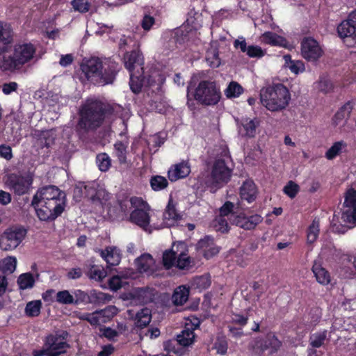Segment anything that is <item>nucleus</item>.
<instances>
[{"instance_id": "obj_10", "label": "nucleus", "mask_w": 356, "mask_h": 356, "mask_svg": "<svg viewBox=\"0 0 356 356\" xmlns=\"http://www.w3.org/2000/svg\"><path fill=\"white\" fill-rule=\"evenodd\" d=\"M69 336L67 332L61 330L47 336L44 345L51 356H60L66 353L70 345L67 342Z\"/></svg>"}, {"instance_id": "obj_25", "label": "nucleus", "mask_w": 356, "mask_h": 356, "mask_svg": "<svg viewBox=\"0 0 356 356\" xmlns=\"http://www.w3.org/2000/svg\"><path fill=\"white\" fill-rule=\"evenodd\" d=\"M240 195L242 200L250 203L256 199L257 188L252 181L248 180L243 183L240 189Z\"/></svg>"}, {"instance_id": "obj_55", "label": "nucleus", "mask_w": 356, "mask_h": 356, "mask_svg": "<svg viewBox=\"0 0 356 356\" xmlns=\"http://www.w3.org/2000/svg\"><path fill=\"white\" fill-rule=\"evenodd\" d=\"M115 154L120 163H126L127 162V147L122 143H116L114 145Z\"/></svg>"}, {"instance_id": "obj_54", "label": "nucleus", "mask_w": 356, "mask_h": 356, "mask_svg": "<svg viewBox=\"0 0 356 356\" xmlns=\"http://www.w3.org/2000/svg\"><path fill=\"white\" fill-rule=\"evenodd\" d=\"M74 296L73 305H79L80 303H89L90 293L88 294L83 291L76 289L72 291Z\"/></svg>"}, {"instance_id": "obj_24", "label": "nucleus", "mask_w": 356, "mask_h": 356, "mask_svg": "<svg viewBox=\"0 0 356 356\" xmlns=\"http://www.w3.org/2000/svg\"><path fill=\"white\" fill-rule=\"evenodd\" d=\"M101 256L109 266H117L121 260L120 251L116 247H108L102 250Z\"/></svg>"}, {"instance_id": "obj_45", "label": "nucleus", "mask_w": 356, "mask_h": 356, "mask_svg": "<svg viewBox=\"0 0 356 356\" xmlns=\"http://www.w3.org/2000/svg\"><path fill=\"white\" fill-rule=\"evenodd\" d=\"M101 317L102 323H104L112 318L118 313V309L115 306H108L104 309L97 311Z\"/></svg>"}, {"instance_id": "obj_36", "label": "nucleus", "mask_w": 356, "mask_h": 356, "mask_svg": "<svg viewBox=\"0 0 356 356\" xmlns=\"http://www.w3.org/2000/svg\"><path fill=\"white\" fill-rule=\"evenodd\" d=\"M240 209V204L238 203L236 206H235L231 202H226L222 207L220 209V216L222 217H227V219L231 222L232 214V213H238Z\"/></svg>"}, {"instance_id": "obj_38", "label": "nucleus", "mask_w": 356, "mask_h": 356, "mask_svg": "<svg viewBox=\"0 0 356 356\" xmlns=\"http://www.w3.org/2000/svg\"><path fill=\"white\" fill-rule=\"evenodd\" d=\"M346 147L347 144L344 141H337L326 152L325 157L329 160H332L341 153L342 150Z\"/></svg>"}, {"instance_id": "obj_64", "label": "nucleus", "mask_w": 356, "mask_h": 356, "mask_svg": "<svg viewBox=\"0 0 356 356\" xmlns=\"http://www.w3.org/2000/svg\"><path fill=\"white\" fill-rule=\"evenodd\" d=\"M73 196L76 201H80L83 197H85L84 193V182H79L74 188Z\"/></svg>"}, {"instance_id": "obj_13", "label": "nucleus", "mask_w": 356, "mask_h": 356, "mask_svg": "<svg viewBox=\"0 0 356 356\" xmlns=\"http://www.w3.org/2000/svg\"><path fill=\"white\" fill-rule=\"evenodd\" d=\"M323 49L318 42L312 38H306L301 42V54L308 61H316L323 55Z\"/></svg>"}, {"instance_id": "obj_32", "label": "nucleus", "mask_w": 356, "mask_h": 356, "mask_svg": "<svg viewBox=\"0 0 356 356\" xmlns=\"http://www.w3.org/2000/svg\"><path fill=\"white\" fill-rule=\"evenodd\" d=\"M151 312L148 308H143L137 312L135 317V325L138 327L143 328L151 321Z\"/></svg>"}, {"instance_id": "obj_53", "label": "nucleus", "mask_w": 356, "mask_h": 356, "mask_svg": "<svg viewBox=\"0 0 356 356\" xmlns=\"http://www.w3.org/2000/svg\"><path fill=\"white\" fill-rule=\"evenodd\" d=\"M176 253L172 250H166L163 254V264L166 269H170L175 265L176 263Z\"/></svg>"}, {"instance_id": "obj_43", "label": "nucleus", "mask_w": 356, "mask_h": 356, "mask_svg": "<svg viewBox=\"0 0 356 356\" xmlns=\"http://www.w3.org/2000/svg\"><path fill=\"white\" fill-rule=\"evenodd\" d=\"M35 280L29 273L22 274L17 280V284L21 289H31L34 285Z\"/></svg>"}, {"instance_id": "obj_19", "label": "nucleus", "mask_w": 356, "mask_h": 356, "mask_svg": "<svg viewBox=\"0 0 356 356\" xmlns=\"http://www.w3.org/2000/svg\"><path fill=\"white\" fill-rule=\"evenodd\" d=\"M191 172V166L188 161H181L173 165L168 172V178L171 181L186 177Z\"/></svg>"}, {"instance_id": "obj_59", "label": "nucleus", "mask_w": 356, "mask_h": 356, "mask_svg": "<svg viewBox=\"0 0 356 356\" xmlns=\"http://www.w3.org/2000/svg\"><path fill=\"white\" fill-rule=\"evenodd\" d=\"M227 220L225 217L219 216L214 221V227L217 231L222 233L227 232L229 230V225Z\"/></svg>"}, {"instance_id": "obj_37", "label": "nucleus", "mask_w": 356, "mask_h": 356, "mask_svg": "<svg viewBox=\"0 0 356 356\" xmlns=\"http://www.w3.org/2000/svg\"><path fill=\"white\" fill-rule=\"evenodd\" d=\"M17 266V259L15 257H8L0 261V269L5 274L13 273Z\"/></svg>"}, {"instance_id": "obj_39", "label": "nucleus", "mask_w": 356, "mask_h": 356, "mask_svg": "<svg viewBox=\"0 0 356 356\" xmlns=\"http://www.w3.org/2000/svg\"><path fill=\"white\" fill-rule=\"evenodd\" d=\"M243 92L242 86L236 81H232L225 90V95L227 98H236Z\"/></svg>"}, {"instance_id": "obj_52", "label": "nucleus", "mask_w": 356, "mask_h": 356, "mask_svg": "<svg viewBox=\"0 0 356 356\" xmlns=\"http://www.w3.org/2000/svg\"><path fill=\"white\" fill-rule=\"evenodd\" d=\"M74 10L81 13L89 11L91 3L88 0H72L71 1Z\"/></svg>"}, {"instance_id": "obj_22", "label": "nucleus", "mask_w": 356, "mask_h": 356, "mask_svg": "<svg viewBox=\"0 0 356 356\" xmlns=\"http://www.w3.org/2000/svg\"><path fill=\"white\" fill-rule=\"evenodd\" d=\"M259 124V122L257 118L242 119L241 126L238 127V132L244 137H254L257 133V128Z\"/></svg>"}, {"instance_id": "obj_7", "label": "nucleus", "mask_w": 356, "mask_h": 356, "mask_svg": "<svg viewBox=\"0 0 356 356\" xmlns=\"http://www.w3.org/2000/svg\"><path fill=\"white\" fill-rule=\"evenodd\" d=\"M220 97V89L214 81H202L195 89V99L202 104L216 105Z\"/></svg>"}, {"instance_id": "obj_4", "label": "nucleus", "mask_w": 356, "mask_h": 356, "mask_svg": "<svg viewBox=\"0 0 356 356\" xmlns=\"http://www.w3.org/2000/svg\"><path fill=\"white\" fill-rule=\"evenodd\" d=\"M260 99L268 110L280 111L288 106L291 95L283 84L275 83L261 90Z\"/></svg>"}, {"instance_id": "obj_15", "label": "nucleus", "mask_w": 356, "mask_h": 356, "mask_svg": "<svg viewBox=\"0 0 356 356\" xmlns=\"http://www.w3.org/2000/svg\"><path fill=\"white\" fill-rule=\"evenodd\" d=\"M261 216L255 214L250 217H246L243 213L238 211V213H232L231 223L236 225L244 229H252L262 221Z\"/></svg>"}, {"instance_id": "obj_40", "label": "nucleus", "mask_w": 356, "mask_h": 356, "mask_svg": "<svg viewBox=\"0 0 356 356\" xmlns=\"http://www.w3.org/2000/svg\"><path fill=\"white\" fill-rule=\"evenodd\" d=\"M327 339V331L323 330L312 334L309 337V344L313 348H320Z\"/></svg>"}, {"instance_id": "obj_5", "label": "nucleus", "mask_w": 356, "mask_h": 356, "mask_svg": "<svg viewBox=\"0 0 356 356\" xmlns=\"http://www.w3.org/2000/svg\"><path fill=\"white\" fill-rule=\"evenodd\" d=\"M36 49L31 43H18L14 46L13 56H3L0 62V68L3 72H14L21 69L31 60Z\"/></svg>"}, {"instance_id": "obj_30", "label": "nucleus", "mask_w": 356, "mask_h": 356, "mask_svg": "<svg viewBox=\"0 0 356 356\" xmlns=\"http://www.w3.org/2000/svg\"><path fill=\"white\" fill-rule=\"evenodd\" d=\"M84 193L85 197L90 198L92 201L96 200H100L102 193V198L107 200L108 198V194L106 193L104 191H96L95 183H84Z\"/></svg>"}, {"instance_id": "obj_34", "label": "nucleus", "mask_w": 356, "mask_h": 356, "mask_svg": "<svg viewBox=\"0 0 356 356\" xmlns=\"http://www.w3.org/2000/svg\"><path fill=\"white\" fill-rule=\"evenodd\" d=\"M112 296L109 294L92 290L90 293L89 303L91 304H105L111 301Z\"/></svg>"}, {"instance_id": "obj_56", "label": "nucleus", "mask_w": 356, "mask_h": 356, "mask_svg": "<svg viewBox=\"0 0 356 356\" xmlns=\"http://www.w3.org/2000/svg\"><path fill=\"white\" fill-rule=\"evenodd\" d=\"M228 344L225 337H220L216 339L214 343L213 348L216 350L217 353L225 355L227 353Z\"/></svg>"}, {"instance_id": "obj_17", "label": "nucleus", "mask_w": 356, "mask_h": 356, "mask_svg": "<svg viewBox=\"0 0 356 356\" xmlns=\"http://www.w3.org/2000/svg\"><path fill=\"white\" fill-rule=\"evenodd\" d=\"M125 67L131 72H144L143 70V57L140 51H132L127 53L124 56Z\"/></svg>"}, {"instance_id": "obj_50", "label": "nucleus", "mask_w": 356, "mask_h": 356, "mask_svg": "<svg viewBox=\"0 0 356 356\" xmlns=\"http://www.w3.org/2000/svg\"><path fill=\"white\" fill-rule=\"evenodd\" d=\"M56 300L60 304L72 305L74 303V296L69 291L63 290L56 293Z\"/></svg>"}, {"instance_id": "obj_63", "label": "nucleus", "mask_w": 356, "mask_h": 356, "mask_svg": "<svg viewBox=\"0 0 356 356\" xmlns=\"http://www.w3.org/2000/svg\"><path fill=\"white\" fill-rule=\"evenodd\" d=\"M289 68L292 72L298 74L305 70V65L300 60H291L289 63Z\"/></svg>"}, {"instance_id": "obj_60", "label": "nucleus", "mask_w": 356, "mask_h": 356, "mask_svg": "<svg viewBox=\"0 0 356 356\" xmlns=\"http://www.w3.org/2000/svg\"><path fill=\"white\" fill-rule=\"evenodd\" d=\"M128 275H115L113 276L109 280V286L113 291H118L122 286V282L121 280V277L127 278L128 277Z\"/></svg>"}, {"instance_id": "obj_2", "label": "nucleus", "mask_w": 356, "mask_h": 356, "mask_svg": "<svg viewBox=\"0 0 356 356\" xmlns=\"http://www.w3.org/2000/svg\"><path fill=\"white\" fill-rule=\"evenodd\" d=\"M81 69L88 81L105 85L113 82L118 65L111 60L102 61L98 58H91L82 63Z\"/></svg>"}, {"instance_id": "obj_8", "label": "nucleus", "mask_w": 356, "mask_h": 356, "mask_svg": "<svg viewBox=\"0 0 356 356\" xmlns=\"http://www.w3.org/2000/svg\"><path fill=\"white\" fill-rule=\"evenodd\" d=\"M130 203L134 210L131 211L129 220L144 230L147 231L150 221L149 214V207L140 197H131Z\"/></svg>"}, {"instance_id": "obj_31", "label": "nucleus", "mask_w": 356, "mask_h": 356, "mask_svg": "<svg viewBox=\"0 0 356 356\" xmlns=\"http://www.w3.org/2000/svg\"><path fill=\"white\" fill-rule=\"evenodd\" d=\"M189 289L185 286L177 287L172 296V301L175 305H183L188 299Z\"/></svg>"}, {"instance_id": "obj_42", "label": "nucleus", "mask_w": 356, "mask_h": 356, "mask_svg": "<svg viewBox=\"0 0 356 356\" xmlns=\"http://www.w3.org/2000/svg\"><path fill=\"white\" fill-rule=\"evenodd\" d=\"M96 162L102 172H106L111 166V159L106 153L99 154L96 157Z\"/></svg>"}, {"instance_id": "obj_47", "label": "nucleus", "mask_w": 356, "mask_h": 356, "mask_svg": "<svg viewBox=\"0 0 356 356\" xmlns=\"http://www.w3.org/2000/svg\"><path fill=\"white\" fill-rule=\"evenodd\" d=\"M87 275L90 279L102 281L106 276V272L100 266H93L88 271Z\"/></svg>"}, {"instance_id": "obj_48", "label": "nucleus", "mask_w": 356, "mask_h": 356, "mask_svg": "<svg viewBox=\"0 0 356 356\" xmlns=\"http://www.w3.org/2000/svg\"><path fill=\"white\" fill-rule=\"evenodd\" d=\"M266 341L267 349L270 350V353H276L282 346V342L273 334H268L266 337Z\"/></svg>"}, {"instance_id": "obj_23", "label": "nucleus", "mask_w": 356, "mask_h": 356, "mask_svg": "<svg viewBox=\"0 0 356 356\" xmlns=\"http://www.w3.org/2000/svg\"><path fill=\"white\" fill-rule=\"evenodd\" d=\"M136 266L140 273L151 275L154 273V259L149 254H142L135 260Z\"/></svg>"}, {"instance_id": "obj_12", "label": "nucleus", "mask_w": 356, "mask_h": 356, "mask_svg": "<svg viewBox=\"0 0 356 356\" xmlns=\"http://www.w3.org/2000/svg\"><path fill=\"white\" fill-rule=\"evenodd\" d=\"M345 209L342 211L341 219L343 222L354 224L356 222V191L349 189L345 196Z\"/></svg>"}, {"instance_id": "obj_49", "label": "nucleus", "mask_w": 356, "mask_h": 356, "mask_svg": "<svg viewBox=\"0 0 356 356\" xmlns=\"http://www.w3.org/2000/svg\"><path fill=\"white\" fill-rule=\"evenodd\" d=\"M319 234V220L314 219L309 225L307 230V241L308 243H314L318 238Z\"/></svg>"}, {"instance_id": "obj_3", "label": "nucleus", "mask_w": 356, "mask_h": 356, "mask_svg": "<svg viewBox=\"0 0 356 356\" xmlns=\"http://www.w3.org/2000/svg\"><path fill=\"white\" fill-rule=\"evenodd\" d=\"M77 129L88 132L99 127L104 120L103 104L97 100H88L79 110Z\"/></svg>"}, {"instance_id": "obj_1", "label": "nucleus", "mask_w": 356, "mask_h": 356, "mask_svg": "<svg viewBox=\"0 0 356 356\" xmlns=\"http://www.w3.org/2000/svg\"><path fill=\"white\" fill-rule=\"evenodd\" d=\"M40 220L52 221L61 215L66 206L65 193L55 186L38 190L32 202Z\"/></svg>"}, {"instance_id": "obj_44", "label": "nucleus", "mask_w": 356, "mask_h": 356, "mask_svg": "<svg viewBox=\"0 0 356 356\" xmlns=\"http://www.w3.org/2000/svg\"><path fill=\"white\" fill-rule=\"evenodd\" d=\"M262 41L266 44L272 45H282L284 38L273 32H265L261 35Z\"/></svg>"}, {"instance_id": "obj_6", "label": "nucleus", "mask_w": 356, "mask_h": 356, "mask_svg": "<svg viewBox=\"0 0 356 356\" xmlns=\"http://www.w3.org/2000/svg\"><path fill=\"white\" fill-rule=\"evenodd\" d=\"M227 160L228 159L219 158L214 161L211 167L210 175L204 181L205 185L216 190L230 180L232 170L227 165Z\"/></svg>"}, {"instance_id": "obj_33", "label": "nucleus", "mask_w": 356, "mask_h": 356, "mask_svg": "<svg viewBox=\"0 0 356 356\" xmlns=\"http://www.w3.org/2000/svg\"><path fill=\"white\" fill-rule=\"evenodd\" d=\"M312 271L318 283L323 285L328 284L330 282L329 273L321 265L315 264L312 267Z\"/></svg>"}, {"instance_id": "obj_11", "label": "nucleus", "mask_w": 356, "mask_h": 356, "mask_svg": "<svg viewBox=\"0 0 356 356\" xmlns=\"http://www.w3.org/2000/svg\"><path fill=\"white\" fill-rule=\"evenodd\" d=\"M24 229L14 227L6 229L0 238V248L4 251L15 249L26 236Z\"/></svg>"}, {"instance_id": "obj_41", "label": "nucleus", "mask_w": 356, "mask_h": 356, "mask_svg": "<svg viewBox=\"0 0 356 356\" xmlns=\"http://www.w3.org/2000/svg\"><path fill=\"white\" fill-rule=\"evenodd\" d=\"M206 61L211 67H218L220 65L218 51L216 48H210L206 54Z\"/></svg>"}, {"instance_id": "obj_28", "label": "nucleus", "mask_w": 356, "mask_h": 356, "mask_svg": "<svg viewBox=\"0 0 356 356\" xmlns=\"http://www.w3.org/2000/svg\"><path fill=\"white\" fill-rule=\"evenodd\" d=\"M157 291L149 287L140 288L136 291V297L141 304H147L154 301Z\"/></svg>"}, {"instance_id": "obj_21", "label": "nucleus", "mask_w": 356, "mask_h": 356, "mask_svg": "<svg viewBox=\"0 0 356 356\" xmlns=\"http://www.w3.org/2000/svg\"><path fill=\"white\" fill-rule=\"evenodd\" d=\"M197 248L207 259L211 257L219 252L218 248L214 245L213 239L210 236H205L199 241Z\"/></svg>"}, {"instance_id": "obj_14", "label": "nucleus", "mask_w": 356, "mask_h": 356, "mask_svg": "<svg viewBox=\"0 0 356 356\" xmlns=\"http://www.w3.org/2000/svg\"><path fill=\"white\" fill-rule=\"evenodd\" d=\"M352 12L346 20L343 21L337 27L340 38L348 39L349 45H356V19L351 17Z\"/></svg>"}, {"instance_id": "obj_62", "label": "nucleus", "mask_w": 356, "mask_h": 356, "mask_svg": "<svg viewBox=\"0 0 356 356\" xmlns=\"http://www.w3.org/2000/svg\"><path fill=\"white\" fill-rule=\"evenodd\" d=\"M298 190V185L291 181H290L284 188V192L291 198H293L296 195Z\"/></svg>"}, {"instance_id": "obj_20", "label": "nucleus", "mask_w": 356, "mask_h": 356, "mask_svg": "<svg viewBox=\"0 0 356 356\" xmlns=\"http://www.w3.org/2000/svg\"><path fill=\"white\" fill-rule=\"evenodd\" d=\"M236 48H239L242 52H246L248 56L251 58H261L264 56V51L259 46L251 45L247 47V43L244 38H239L234 42Z\"/></svg>"}, {"instance_id": "obj_26", "label": "nucleus", "mask_w": 356, "mask_h": 356, "mask_svg": "<svg viewBox=\"0 0 356 356\" xmlns=\"http://www.w3.org/2000/svg\"><path fill=\"white\" fill-rule=\"evenodd\" d=\"M163 216L164 225L169 227L174 226L179 218V215L177 213L172 200H169Z\"/></svg>"}, {"instance_id": "obj_27", "label": "nucleus", "mask_w": 356, "mask_h": 356, "mask_svg": "<svg viewBox=\"0 0 356 356\" xmlns=\"http://www.w3.org/2000/svg\"><path fill=\"white\" fill-rule=\"evenodd\" d=\"M353 110V105L350 102L346 103L341 109L334 115L332 121L335 126H343L348 119L350 114Z\"/></svg>"}, {"instance_id": "obj_46", "label": "nucleus", "mask_w": 356, "mask_h": 356, "mask_svg": "<svg viewBox=\"0 0 356 356\" xmlns=\"http://www.w3.org/2000/svg\"><path fill=\"white\" fill-rule=\"evenodd\" d=\"M41 301L34 300L26 304L25 313L27 316L34 317L38 316L40 313Z\"/></svg>"}, {"instance_id": "obj_16", "label": "nucleus", "mask_w": 356, "mask_h": 356, "mask_svg": "<svg viewBox=\"0 0 356 356\" xmlns=\"http://www.w3.org/2000/svg\"><path fill=\"white\" fill-rule=\"evenodd\" d=\"M32 183L33 179L29 175L24 177L12 175L9 177L10 188L18 195L26 193Z\"/></svg>"}, {"instance_id": "obj_61", "label": "nucleus", "mask_w": 356, "mask_h": 356, "mask_svg": "<svg viewBox=\"0 0 356 356\" xmlns=\"http://www.w3.org/2000/svg\"><path fill=\"white\" fill-rule=\"evenodd\" d=\"M194 284L200 289H207L211 284V280L209 276L202 275L194 279Z\"/></svg>"}, {"instance_id": "obj_57", "label": "nucleus", "mask_w": 356, "mask_h": 356, "mask_svg": "<svg viewBox=\"0 0 356 356\" xmlns=\"http://www.w3.org/2000/svg\"><path fill=\"white\" fill-rule=\"evenodd\" d=\"M317 88L324 93H327L332 90L333 85L328 78L321 77L317 83Z\"/></svg>"}, {"instance_id": "obj_29", "label": "nucleus", "mask_w": 356, "mask_h": 356, "mask_svg": "<svg viewBox=\"0 0 356 356\" xmlns=\"http://www.w3.org/2000/svg\"><path fill=\"white\" fill-rule=\"evenodd\" d=\"M144 72H131L130 73V88L134 93H138L140 91L142 87L145 85L147 82L149 86H152L149 80L146 81L144 76H143Z\"/></svg>"}, {"instance_id": "obj_9", "label": "nucleus", "mask_w": 356, "mask_h": 356, "mask_svg": "<svg viewBox=\"0 0 356 356\" xmlns=\"http://www.w3.org/2000/svg\"><path fill=\"white\" fill-rule=\"evenodd\" d=\"M195 339L193 328L185 327L180 334H177L175 340L165 343V350L168 353H173L177 356H182L185 353L184 347L191 345Z\"/></svg>"}, {"instance_id": "obj_58", "label": "nucleus", "mask_w": 356, "mask_h": 356, "mask_svg": "<svg viewBox=\"0 0 356 356\" xmlns=\"http://www.w3.org/2000/svg\"><path fill=\"white\" fill-rule=\"evenodd\" d=\"M175 266L181 270L188 268L191 266L190 257H188L186 254L181 253L176 259Z\"/></svg>"}, {"instance_id": "obj_18", "label": "nucleus", "mask_w": 356, "mask_h": 356, "mask_svg": "<svg viewBox=\"0 0 356 356\" xmlns=\"http://www.w3.org/2000/svg\"><path fill=\"white\" fill-rule=\"evenodd\" d=\"M13 42V33L9 24L0 22V54L8 51Z\"/></svg>"}, {"instance_id": "obj_35", "label": "nucleus", "mask_w": 356, "mask_h": 356, "mask_svg": "<svg viewBox=\"0 0 356 356\" xmlns=\"http://www.w3.org/2000/svg\"><path fill=\"white\" fill-rule=\"evenodd\" d=\"M249 348L254 355L261 356L265 350H268L266 338L257 337L254 339L250 343Z\"/></svg>"}, {"instance_id": "obj_51", "label": "nucleus", "mask_w": 356, "mask_h": 356, "mask_svg": "<svg viewBox=\"0 0 356 356\" xmlns=\"http://www.w3.org/2000/svg\"><path fill=\"white\" fill-rule=\"evenodd\" d=\"M150 184L154 191H161L168 185V180L162 176H154L151 178Z\"/></svg>"}]
</instances>
